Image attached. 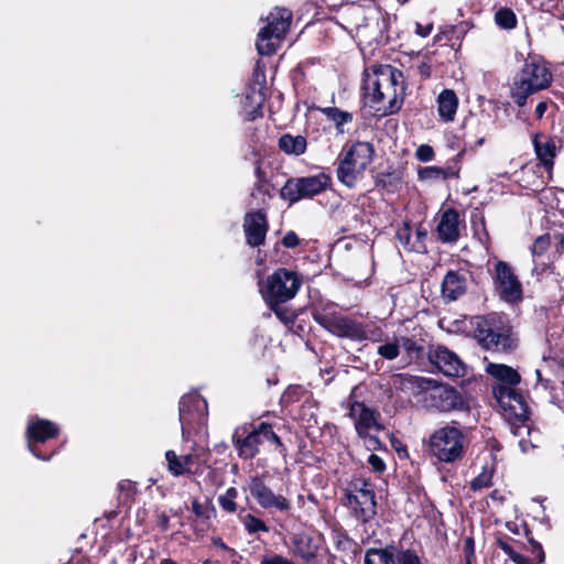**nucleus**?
I'll list each match as a JSON object with an SVG mask.
<instances>
[{
	"instance_id": "3",
	"label": "nucleus",
	"mask_w": 564,
	"mask_h": 564,
	"mask_svg": "<svg viewBox=\"0 0 564 564\" xmlns=\"http://www.w3.org/2000/svg\"><path fill=\"white\" fill-rule=\"evenodd\" d=\"M552 73L544 59L539 56L525 59L510 85V97L519 107L527 104L528 98L550 87Z\"/></svg>"
},
{
	"instance_id": "60",
	"label": "nucleus",
	"mask_w": 564,
	"mask_h": 564,
	"mask_svg": "<svg viewBox=\"0 0 564 564\" xmlns=\"http://www.w3.org/2000/svg\"><path fill=\"white\" fill-rule=\"evenodd\" d=\"M519 447H520V449H521V452H522V453H528V452H529V449H530V448H534V447H535V445H534L532 442H530V441H527V440H524V438H521V440L519 441Z\"/></svg>"
},
{
	"instance_id": "26",
	"label": "nucleus",
	"mask_w": 564,
	"mask_h": 564,
	"mask_svg": "<svg viewBox=\"0 0 564 564\" xmlns=\"http://www.w3.org/2000/svg\"><path fill=\"white\" fill-rule=\"evenodd\" d=\"M532 142L536 158L546 170H551L553 167L554 158L556 155V145L554 141L545 135L536 133L534 134Z\"/></svg>"
},
{
	"instance_id": "7",
	"label": "nucleus",
	"mask_w": 564,
	"mask_h": 564,
	"mask_svg": "<svg viewBox=\"0 0 564 564\" xmlns=\"http://www.w3.org/2000/svg\"><path fill=\"white\" fill-rule=\"evenodd\" d=\"M465 447L463 431L454 425H446L432 433L429 452L438 462L453 463L460 458Z\"/></svg>"
},
{
	"instance_id": "47",
	"label": "nucleus",
	"mask_w": 564,
	"mask_h": 564,
	"mask_svg": "<svg viewBox=\"0 0 564 564\" xmlns=\"http://www.w3.org/2000/svg\"><path fill=\"white\" fill-rule=\"evenodd\" d=\"M442 181L459 177L460 165L452 164L451 162H448L445 167H442Z\"/></svg>"
},
{
	"instance_id": "18",
	"label": "nucleus",
	"mask_w": 564,
	"mask_h": 564,
	"mask_svg": "<svg viewBox=\"0 0 564 564\" xmlns=\"http://www.w3.org/2000/svg\"><path fill=\"white\" fill-rule=\"evenodd\" d=\"M246 241L250 247H260L268 231L267 216L262 210L247 213L243 218Z\"/></svg>"
},
{
	"instance_id": "39",
	"label": "nucleus",
	"mask_w": 564,
	"mask_h": 564,
	"mask_svg": "<svg viewBox=\"0 0 564 564\" xmlns=\"http://www.w3.org/2000/svg\"><path fill=\"white\" fill-rule=\"evenodd\" d=\"M443 170L440 166H424L419 169L417 177L422 182L442 181Z\"/></svg>"
},
{
	"instance_id": "2",
	"label": "nucleus",
	"mask_w": 564,
	"mask_h": 564,
	"mask_svg": "<svg viewBox=\"0 0 564 564\" xmlns=\"http://www.w3.org/2000/svg\"><path fill=\"white\" fill-rule=\"evenodd\" d=\"M473 335L485 350L510 351L516 348L511 327L502 314L490 313L471 319Z\"/></svg>"
},
{
	"instance_id": "8",
	"label": "nucleus",
	"mask_w": 564,
	"mask_h": 564,
	"mask_svg": "<svg viewBox=\"0 0 564 564\" xmlns=\"http://www.w3.org/2000/svg\"><path fill=\"white\" fill-rule=\"evenodd\" d=\"M292 12L285 8H275L267 17V24L260 30L257 50L260 55H273L290 29Z\"/></svg>"
},
{
	"instance_id": "14",
	"label": "nucleus",
	"mask_w": 564,
	"mask_h": 564,
	"mask_svg": "<svg viewBox=\"0 0 564 564\" xmlns=\"http://www.w3.org/2000/svg\"><path fill=\"white\" fill-rule=\"evenodd\" d=\"M365 564H422V562L414 551L388 545L383 549H368Z\"/></svg>"
},
{
	"instance_id": "35",
	"label": "nucleus",
	"mask_w": 564,
	"mask_h": 564,
	"mask_svg": "<svg viewBox=\"0 0 564 564\" xmlns=\"http://www.w3.org/2000/svg\"><path fill=\"white\" fill-rule=\"evenodd\" d=\"M496 24L505 30H512L517 26V17L511 9L501 8L495 13Z\"/></svg>"
},
{
	"instance_id": "45",
	"label": "nucleus",
	"mask_w": 564,
	"mask_h": 564,
	"mask_svg": "<svg viewBox=\"0 0 564 564\" xmlns=\"http://www.w3.org/2000/svg\"><path fill=\"white\" fill-rule=\"evenodd\" d=\"M397 239L404 248L409 250L413 249V246L411 245V228L409 224L404 223L403 227L398 229Z\"/></svg>"
},
{
	"instance_id": "58",
	"label": "nucleus",
	"mask_w": 564,
	"mask_h": 564,
	"mask_svg": "<svg viewBox=\"0 0 564 564\" xmlns=\"http://www.w3.org/2000/svg\"><path fill=\"white\" fill-rule=\"evenodd\" d=\"M498 546H499V547H500V549H501V550H502V551H503V552H505L509 557H511V556H512V554L516 552L509 543H507V542H505V541H501V540H499V541H498Z\"/></svg>"
},
{
	"instance_id": "1",
	"label": "nucleus",
	"mask_w": 564,
	"mask_h": 564,
	"mask_svg": "<svg viewBox=\"0 0 564 564\" xmlns=\"http://www.w3.org/2000/svg\"><path fill=\"white\" fill-rule=\"evenodd\" d=\"M362 89L372 108L383 115H392L403 104L404 76L391 65H373L364 73Z\"/></svg>"
},
{
	"instance_id": "52",
	"label": "nucleus",
	"mask_w": 564,
	"mask_h": 564,
	"mask_svg": "<svg viewBox=\"0 0 564 564\" xmlns=\"http://www.w3.org/2000/svg\"><path fill=\"white\" fill-rule=\"evenodd\" d=\"M282 245L285 248H295L300 245V239L294 231H289L282 239Z\"/></svg>"
},
{
	"instance_id": "51",
	"label": "nucleus",
	"mask_w": 564,
	"mask_h": 564,
	"mask_svg": "<svg viewBox=\"0 0 564 564\" xmlns=\"http://www.w3.org/2000/svg\"><path fill=\"white\" fill-rule=\"evenodd\" d=\"M464 553L466 562L473 563L475 557V543L473 538H466L464 541Z\"/></svg>"
},
{
	"instance_id": "20",
	"label": "nucleus",
	"mask_w": 564,
	"mask_h": 564,
	"mask_svg": "<svg viewBox=\"0 0 564 564\" xmlns=\"http://www.w3.org/2000/svg\"><path fill=\"white\" fill-rule=\"evenodd\" d=\"M430 405L441 412L460 409L462 395L451 387L438 386L430 392Z\"/></svg>"
},
{
	"instance_id": "62",
	"label": "nucleus",
	"mask_w": 564,
	"mask_h": 564,
	"mask_svg": "<svg viewBox=\"0 0 564 564\" xmlns=\"http://www.w3.org/2000/svg\"><path fill=\"white\" fill-rule=\"evenodd\" d=\"M192 509L197 517H200L203 514V507L197 500L193 501Z\"/></svg>"
},
{
	"instance_id": "57",
	"label": "nucleus",
	"mask_w": 564,
	"mask_h": 564,
	"mask_svg": "<svg viewBox=\"0 0 564 564\" xmlns=\"http://www.w3.org/2000/svg\"><path fill=\"white\" fill-rule=\"evenodd\" d=\"M510 558L517 564H532L531 558H527L518 552H514Z\"/></svg>"
},
{
	"instance_id": "56",
	"label": "nucleus",
	"mask_w": 564,
	"mask_h": 564,
	"mask_svg": "<svg viewBox=\"0 0 564 564\" xmlns=\"http://www.w3.org/2000/svg\"><path fill=\"white\" fill-rule=\"evenodd\" d=\"M170 524V518L166 513H161L158 519V525L163 530L166 531L169 529Z\"/></svg>"
},
{
	"instance_id": "21",
	"label": "nucleus",
	"mask_w": 564,
	"mask_h": 564,
	"mask_svg": "<svg viewBox=\"0 0 564 564\" xmlns=\"http://www.w3.org/2000/svg\"><path fill=\"white\" fill-rule=\"evenodd\" d=\"M319 541L307 533H300L293 538V554L302 564H317Z\"/></svg>"
},
{
	"instance_id": "17",
	"label": "nucleus",
	"mask_w": 564,
	"mask_h": 564,
	"mask_svg": "<svg viewBox=\"0 0 564 564\" xmlns=\"http://www.w3.org/2000/svg\"><path fill=\"white\" fill-rule=\"evenodd\" d=\"M429 360L438 371L447 377H460L465 375V366L460 358L445 346H436L427 352Z\"/></svg>"
},
{
	"instance_id": "10",
	"label": "nucleus",
	"mask_w": 564,
	"mask_h": 564,
	"mask_svg": "<svg viewBox=\"0 0 564 564\" xmlns=\"http://www.w3.org/2000/svg\"><path fill=\"white\" fill-rule=\"evenodd\" d=\"M332 178L326 173H318L310 176L291 177L282 186L280 196L290 204L302 199L312 198L327 189Z\"/></svg>"
},
{
	"instance_id": "54",
	"label": "nucleus",
	"mask_w": 564,
	"mask_h": 564,
	"mask_svg": "<svg viewBox=\"0 0 564 564\" xmlns=\"http://www.w3.org/2000/svg\"><path fill=\"white\" fill-rule=\"evenodd\" d=\"M550 267L546 263H535L534 267L531 270V274L533 276H536V279H540L541 275L549 269Z\"/></svg>"
},
{
	"instance_id": "29",
	"label": "nucleus",
	"mask_w": 564,
	"mask_h": 564,
	"mask_svg": "<svg viewBox=\"0 0 564 564\" xmlns=\"http://www.w3.org/2000/svg\"><path fill=\"white\" fill-rule=\"evenodd\" d=\"M316 109L323 113L327 120L333 122L337 134L346 133V126L354 121L352 112L341 110L337 107H317Z\"/></svg>"
},
{
	"instance_id": "64",
	"label": "nucleus",
	"mask_w": 564,
	"mask_h": 564,
	"mask_svg": "<svg viewBox=\"0 0 564 564\" xmlns=\"http://www.w3.org/2000/svg\"><path fill=\"white\" fill-rule=\"evenodd\" d=\"M391 177V174H383L379 177L378 184H381L382 186H387L388 182L387 178Z\"/></svg>"
},
{
	"instance_id": "44",
	"label": "nucleus",
	"mask_w": 564,
	"mask_h": 564,
	"mask_svg": "<svg viewBox=\"0 0 564 564\" xmlns=\"http://www.w3.org/2000/svg\"><path fill=\"white\" fill-rule=\"evenodd\" d=\"M118 490L124 500H131L137 491V487L131 480L124 479L118 484Z\"/></svg>"
},
{
	"instance_id": "38",
	"label": "nucleus",
	"mask_w": 564,
	"mask_h": 564,
	"mask_svg": "<svg viewBox=\"0 0 564 564\" xmlns=\"http://www.w3.org/2000/svg\"><path fill=\"white\" fill-rule=\"evenodd\" d=\"M243 525L249 534H254L257 532H269V527L259 518L248 513L243 518Z\"/></svg>"
},
{
	"instance_id": "59",
	"label": "nucleus",
	"mask_w": 564,
	"mask_h": 564,
	"mask_svg": "<svg viewBox=\"0 0 564 564\" xmlns=\"http://www.w3.org/2000/svg\"><path fill=\"white\" fill-rule=\"evenodd\" d=\"M546 109H547V104H546V101H540V102L536 105V107H535V116H536V118H538V119H541V118L544 116V113H545Z\"/></svg>"
},
{
	"instance_id": "22",
	"label": "nucleus",
	"mask_w": 564,
	"mask_h": 564,
	"mask_svg": "<svg viewBox=\"0 0 564 564\" xmlns=\"http://www.w3.org/2000/svg\"><path fill=\"white\" fill-rule=\"evenodd\" d=\"M467 291L466 274L459 271L449 270L442 281V296L447 302L458 300Z\"/></svg>"
},
{
	"instance_id": "31",
	"label": "nucleus",
	"mask_w": 564,
	"mask_h": 564,
	"mask_svg": "<svg viewBox=\"0 0 564 564\" xmlns=\"http://www.w3.org/2000/svg\"><path fill=\"white\" fill-rule=\"evenodd\" d=\"M486 372L507 386H516L521 380L520 375L513 368L502 364H488Z\"/></svg>"
},
{
	"instance_id": "49",
	"label": "nucleus",
	"mask_w": 564,
	"mask_h": 564,
	"mask_svg": "<svg viewBox=\"0 0 564 564\" xmlns=\"http://www.w3.org/2000/svg\"><path fill=\"white\" fill-rule=\"evenodd\" d=\"M532 564H542L545 561V554L540 543L532 544Z\"/></svg>"
},
{
	"instance_id": "50",
	"label": "nucleus",
	"mask_w": 564,
	"mask_h": 564,
	"mask_svg": "<svg viewBox=\"0 0 564 564\" xmlns=\"http://www.w3.org/2000/svg\"><path fill=\"white\" fill-rule=\"evenodd\" d=\"M368 464L375 473H382L386 469L383 459L376 454L369 455Z\"/></svg>"
},
{
	"instance_id": "46",
	"label": "nucleus",
	"mask_w": 564,
	"mask_h": 564,
	"mask_svg": "<svg viewBox=\"0 0 564 564\" xmlns=\"http://www.w3.org/2000/svg\"><path fill=\"white\" fill-rule=\"evenodd\" d=\"M434 150L429 144H421L415 152V156L421 162H430L434 159Z\"/></svg>"
},
{
	"instance_id": "40",
	"label": "nucleus",
	"mask_w": 564,
	"mask_h": 564,
	"mask_svg": "<svg viewBox=\"0 0 564 564\" xmlns=\"http://www.w3.org/2000/svg\"><path fill=\"white\" fill-rule=\"evenodd\" d=\"M261 429L263 434V441H269L279 447L280 453L285 456V447L281 442V438L275 434L272 429V425L265 422H261Z\"/></svg>"
},
{
	"instance_id": "15",
	"label": "nucleus",
	"mask_w": 564,
	"mask_h": 564,
	"mask_svg": "<svg viewBox=\"0 0 564 564\" xmlns=\"http://www.w3.org/2000/svg\"><path fill=\"white\" fill-rule=\"evenodd\" d=\"M250 495L263 509H276L288 512L291 509L290 501L282 495H275L260 476L251 477L248 485Z\"/></svg>"
},
{
	"instance_id": "12",
	"label": "nucleus",
	"mask_w": 564,
	"mask_h": 564,
	"mask_svg": "<svg viewBox=\"0 0 564 564\" xmlns=\"http://www.w3.org/2000/svg\"><path fill=\"white\" fill-rule=\"evenodd\" d=\"M59 433V429L56 423L40 419L37 416H32L29 419L25 436L28 441L29 451L41 460H50L56 451L51 453H43L40 448V445L44 444L51 438H55Z\"/></svg>"
},
{
	"instance_id": "30",
	"label": "nucleus",
	"mask_w": 564,
	"mask_h": 564,
	"mask_svg": "<svg viewBox=\"0 0 564 564\" xmlns=\"http://www.w3.org/2000/svg\"><path fill=\"white\" fill-rule=\"evenodd\" d=\"M279 149L288 155L299 156L305 153L307 149L306 138L297 134L284 133L279 138Z\"/></svg>"
},
{
	"instance_id": "25",
	"label": "nucleus",
	"mask_w": 564,
	"mask_h": 564,
	"mask_svg": "<svg viewBox=\"0 0 564 564\" xmlns=\"http://www.w3.org/2000/svg\"><path fill=\"white\" fill-rule=\"evenodd\" d=\"M167 470L174 476L192 475L195 473L194 456L192 453L178 456L174 451L170 449L165 453Z\"/></svg>"
},
{
	"instance_id": "48",
	"label": "nucleus",
	"mask_w": 564,
	"mask_h": 564,
	"mask_svg": "<svg viewBox=\"0 0 564 564\" xmlns=\"http://www.w3.org/2000/svg\"><path fill=\"white\" fill-rule=\"evenodd\" d=\"M260 564H295V563L282 555L271 554V555H264L262 557V560L260 561Z\"/></svg>"
},
{
	"instance_id": "27",
	"label": "nucleus",
	"mask_w": 564,
	"mask_h": 564,
	"mask_svg": "<svg viewBox=\"0 0 564 564\" xmlns=\"http://www.w3.org/2000/svg\"><path fill=\"white\" fill-rule=\"evenodd\" d=\"M264 99L260 89L251 88L246 93L242 99V108L247 120L252 121L262 116Z\"/></svg>"
},
{
	"instance_id": "13",
	"label": "nucleus",
	"mask_w": 564,
	"mask_h": 564,
	"mask_svg": "<svg viewBox=\"0 0 564 564\" xmlns=\"http://www.w3.org/2000/svg\"><path fill=\"white\" fill-rule=\"evenodd\" d=\"M494 282L500 299L505 302L518 303L522 300V284L507 262L496 263Z\"/></svg>"
},
{
	"instance_id": "5",
	"label": "nucleus",
	"mask_w": 564,
	"mask_h": 564,
	"mask_svg": "<svg viewBox=\"0 0 564 564\" xmlns=\"http://www.w3.org/2000/svg\"><path fill=\"white\" fill-rule=\"evenodd\" d=\"M375 148L370 142L356 141L345 147L337 161V178L345 186L352 188L373 161Z\"/></svg>"
},
{
	"instance_id": "37",
	"label": "nucleus",
	"mask_w": 564,
	"mask_h": 564,
	"mask_svg": "<svg viewBox=\"0 0 564 564\" xmlns=\"http://www.w3.org/2000/svg\"><path fill=\"white\" fill-rule=\"evenodd\" d=\"M400 348L401 345L399 343V338H395L394 341H388L380 345L377 348V354L386 360H394L400 355Z\"/></svg>"
},
{
	"instance_id": "9",
	"label": "nucleus",
	"mask_w": 564,
	"mask_h": 564,
	"mask_svg": "<svg viewBox=\"0 0 564 564\" xmlns=\"http://www.w3.org/2000/svg\"><path fill=\"white\" fill-rule=\"evenodd\" d=\"M180 423L182 436L187 440L192 434H198L207 425V401L197 392L187 393L180 401Z\"/></svg>"
},
{
	"instance_id": "24",
	"label": "nucleus",
	"mask_w": 564,
	"mask_h": 564,
	"mask_svg": "<svg viewBox=\"0 0 564 564\" xmlns=\"http://www.w3.org/2000/svg\"><path fill=\"white\" fill-rule=\"evenodd\" d=\"M345 505L350 510L351 516L361 523H368L377 514L376 496L346 500Z\"/></svg>"
},
{
	"instance_id": "34",
	"label": "nucleus",
	"mask_w": 564,
	"mask_h": 564,
	"mask_svg": "<svg viewBox=\"0 0 564 564\" xmlns=\"http://www.w3.org/2000/svg\"><path fill=\"white\" fill-rule=\"evenodd\" d=\"M254 176L256 182L253 184V191L251 193L252 197L262 196V200L264 202V197H270V192L268 187V177L267 173L261 167V161L257 160L254 163Z\"/></svg>"
},
{
	"instance_id": "43",
	"label": "nucleus",
	"mask_w": 564,
	"mask_h": 564,
	"mask_svg": "<svg viewBox=\"0 0 564 564\" xmlns=\"http://www.w3.org/2000/svg\"><path fill=\"white\" fill-rule=\"evenodd\" d=\"M192 456H194L195 473L198 474L204 466L208 465L209 451L206 448L195 449Z\"/></svg>"
},
{
	"instance_id": "36",
	"label": "nucleus",
	"mask_w": 564,
	"mask_h": 564,
	"mask_svg": "<svg viewBox=\"0 0 564 564\" xmlns=\"http://www.w3.org/2000/svg\"><path fill=\"white\" fill-rule=\"evenodd\" d=\"M237 496L238 490L235 487H230L224 495H220L217 500L223 510L234 513L237 511V503L235 501Z\"/></svg>"
},
{
	"instance_id": "53",
	"label": "nucleus",
	"mask_w": 564,
	"mask_h": 564,
	"mask_svg": "<svg viewBox=\"0 0 564 564\" xmlns=\"http://www.w3.org/2000/svg\"><path fill=\"white\" fill-rule=\"evenodd\" d=\"M433 30V24L432 23H427V24H421V23H416V34L420 35L421 37H426L431 34Z\"/></svg>"
},
{
	"instance_id": "11",
	"label": "nucleus",
	"mask_w": 564,
	"mask_h": 564,
	"mask_svg": "<svg viewBox=\"0 0 564 564\" xmlns=\"http://www.w3.org/2000/svg\"><path fill=\"white\" fill-rule=\"evenodd\" d=\"M494 395L499 402V404L505 410H510L517 421L520 424L513 423L511 425V431L516 436H522L524 433L530 435L531 430L527 424L529 420L528 406L523 400V397L518 393L511 386L498 384L492 389Z\"/></svg>"
},
{
	"instance_id": "32",
	"label": "nucleus",
	"mask_w": 564,
	"mask_h": 564,
	"mask_svg": "<svg viewBox=\"0 0 564 564\" xmlns=\"http://www.w3.org/2000/svg\"><path fill=\"white\" fill-rule=\"evenodd\" d=\"M345 499H358L360 497L376 496L373 485L364 477H352L344 490Z\"/></svg>"
},
{
	"instance_id": "41",
	"label": "nucleus",
	"mask_w": 564,
	"mask_h": 564,
	"mask_svg": "<svg viewBox=\"0 0 564 564\" xmlns=\"http://www.w3.org/2000/svg\"><path fill=\"white\" fill-rule=\"evenodd\" d=\"M550 245H551V237L549 234H544V235H541L539 236L532 247H531V253L532 256L535 258V257H541L543 256L547 249L550 248Z\"/></svg>"
},
{
	"instance_id": "16",
	"label": "nucleus",
	"mask_w": 564,
	"mask_h": 564,
	"mask_svg": "<svg viewBox=\"0 0 564 564\" xmlns=\"http://www.w3.org/2000/svg\"><path fill=\"white\" fill-rule=\"evenodd\" d=\"M263 442V434L261 423L252 426L250 430L247 426L237 427L232 435V443L242 459H252L259 453V446Z\"/></svg>"
},
{
	"instance_id": "28",
	"label": "nucleus",
	"mask_w": 564,
	"mask_h": 564,
	"mask_svg": "<svg viewBox=\"0 0 564 564\" xmlns=\"http://www.w3.org/2000/svg\"><path fill=\"white\" fill-rule=\"evenodd\" d=\"M458 108V98L454 90L444 89L437 97V111L442 120L451 122L454 120Z\"/></svg>"
},
{
	"instance_id": "63",
	"label": "nucleus",
	"mask_w": 564,
	"mask_h": 564,
	"mask_svg": "<svg viewBox=\"0 0 564 564\" xmlns=\"http://www.w3.org/2000/svg\"><path fill=\"white\" fill-rule=\"evenodd\" d=\"M464 153H465V150H462L459 151L452 160H449L448 162H451L452 164H457V165H460V161L464 156Z\"/></svg>"
},
{
	"instance_id": "19",
	"label": "nucleus",
	"mask_w": 564,
	"mask_h": 564,
	"mask_svg": "<svg viewBox=\"0 0 564 564\" xmlns=\"http://www.w3.org/2000/svg\"><path fill=\"white\" fill-rule=\"evenodd\" d=\"M349 415L355 420V429L359 437L366 438L370 429L381 430L378 422L379 413L368 408L362 402H354L350 405Z\"/></svg>"
},
{
	"instance_id": "42",
	"label": "nucleus",
	"mask_w": 564,
	"mask_h": 564,
	"mask_svg": "<svg viewBox=\"0 0 564 564\" xmlns=\"http://www.w3.org/2000/svg\"><path fill=\"white\" fill-rule=\"evenodd\" d=\"M492 473L488 469H484L477 477H475L470 487L473 490H480L482 488H488L491 486Z\"/></svg>"
},
{
	"instance_id": "4",
	"label": "nucleus",
	"mask_w": 564,
	"mask_h": 564,
	"mask_svg": "<svg viewBox=\"0 0 564 564\" xmlns=\"http://www.w3.org/2000/svg\"><path fill=\"white\" fill-rule=\"evenodd\" d=\"M302 285L301 276L284 268L278 269L268 276L264 283L260 284V292L268 306L274 312L276 317L284 322H289L285 311L281 304L292 300Z\"/></svg>"
},
{
	"instance_id": "23",
	"label": "nucleus",
	"mask_w": 564,
	"mask_h": 564,
	"mask_svg": "<svg viewBox=\"0 0 564 564\" xmlns=\"http://www.w3.org/2000/svg\"><path fill=\"white\" fill-rule=\"evenodd\" d=\"M459 215L454 208L442 214L436 231L438 239L444 243H452L459 238Z\"/></svg>"
},
{
	"instance_id": "6",
	"label": "nucleus",
	"mask_w": 564,
	"mask_h": 564,
	"mask_svg": "<svg viewBox=\"0 0 564 564\" xmlns=\"http://www.w3.org/2000/svg\"><path fill=\"white\" fill-rule=\"evenodd\" d=\"M312 316L317 324L337 337L355 341L367 339L365 326L337 313L334 303L315 304L312 308Z\"/></svg>"
},
{
	"instance_id": "33",
	"label": "nucleus",
	"mask_w": 564,
	"mask_h": 564,
	"mask_svg": "<svg viewBox=\"0 0 564 564\" xmlns=\"http://www.w3.org/2000/svg\"><path fill=\"white\" fill-rule=\"evenodd\" d=\"M399 343L410 359H420L425 352L424 339L422 338L401 336Z\"/></svg>"
},
{
	"instance_id": "55",
	"label": "nucleus",
	"mask_w": 564,
	"mask_h": 564,
	"mask_svg": "<svg viewBox=\"0 0 564 564\" xmlns=\"http://www.w3.org/2000/svg\"><path fill=\"white\" fill-rule=\"evenodd\" d=\"M366 441L367 447L369 449H377L380 447L381 443L377 436L370 435L368 433L367 437L364 438Z\"/></svg>"
},
{
	"instance_id": "61",
	"label": "nucleus",
	"mask_w": 564,
	"mask_h": 564,
	"mask_svg": "<svg viewBox=\"0 0 564 564\" xmlns=\"http://www.w3.org/2000/svg\"><path fill=\"white\" fill-rule=\"evenodd\" d=\"M557 251L564 253V234H557L555 236Z\"/></svg>"
}]
</instances>
